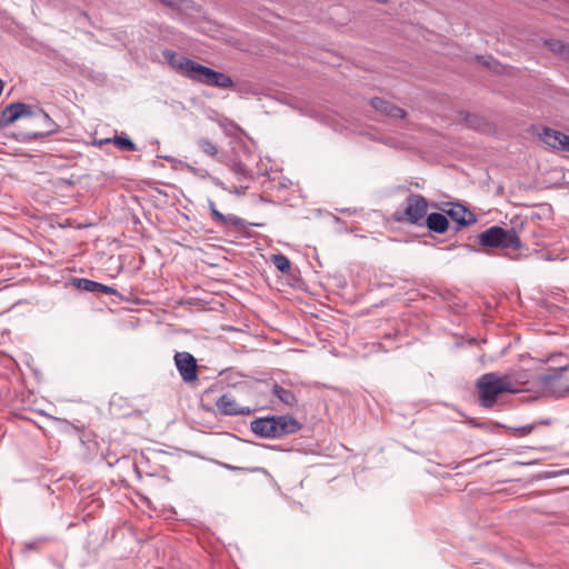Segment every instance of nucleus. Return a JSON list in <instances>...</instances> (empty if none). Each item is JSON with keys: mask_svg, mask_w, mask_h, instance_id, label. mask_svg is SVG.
Returning <instances> with one entry per match:
<instances>
[{"mask_svg": "<svg viewBox=\"0 0 569 569\" xmlns=\"http://www.w3.org/2000/svg\"><path fill=\"white\" fill-rule=\"evenodd\" d=\"M32 114L31 107L21 102L11 103L0 116V126L7 127L21 117H30Z\"/></svg>", "mask_w": 569, "mask_h": 569, "instance_id": "9d476101", "label": "nucleus"}, {"mask_svg": "<svg viewBox=\"0 0 569 569\" xmlns=\"http://www.w3.org/2000/svg\"><path fill=\"white\" fill-rule=\"evenodd\" d=\"M198 147L207 156L216 157L218 154V147L207 138H200Z\"/></svg>", "mask_w": 569, "mask_h": 569, "instance_id": "6ab92c4d", "label": "nucleus"}, {"mask_svg": "<svg viewBox=\"0 0 569 569\" xmlns=\"http://www.w3.org/2000/svg\"><path fill=\"white\" fill-rule=\"evenodd\" d=\"M209 209H210V213H211V217L213 218V220L220 224L221 220H224V214L221 213L217 208H216V204L213 201H210L209 202Z\"/></svg>", "mask_w": 569, "mask_h": 569, "instance_id": "5701e85b", "label": "nucleus"}, {"mask_svg": "<svg viewBox=\"0 0 569 569\" xmlns=\"http://www.w3.org/2000/svg\"><path fill=\"white\" fill-rule=\"evenodd\" d=\"M301 425L298 420L287 416V433L296 432L300 429Z\"/></svg>", "mask_w": 569, "mask_h": 569, "instance_id": "b1692460", "label": "nucleus"}, {"mask_svg": "<svg viewBox=\"0 0 569 569\" xmlns=\"http://www.w3.org/2000/svg\"><path fill=\"white\" fill-rule=\"evenodd\" d=\"M218 410L226 416L250 415L253 410L249 407H242L236 399L229 395H222L216 402Z\"/></svg>", "mask_w": 569, "mask_h": 569, "instance_id": "1a4fd4ad", "label": "nucleus"}, {"mask_svg": "<svg viewBox=\"0 0 569 569\" xmlns=\"http://www.w3.org/2000/svg\"><path fill=\"white\" fill-rule=\"evenodd\" d=\"M289 398H291L292 400H295V397H293V396H289V393L287 392V400H286L287 406L292 405V403L290 402V399H289Z\"/></svg>", "mask_w": 569, "mask_h": 569, "instance_id": "c85d7f7f", "label": "nucleus"}, {"mask_svg": "<svg viewBox=\"0 0 569 569\" xmlns=\"http://www.w3.org/2000/svg\"><path fill=\"white\" fill-rule=\"evenodd\" d=\"M566 391H569V382L566 385Z\"/></svg>", "mask_w": 569, "mask_h": 569, "instance_id": "7c9ffc66", "label": "nucleus"}, {"mask_svg": "<svg viewBox=\"0 0 569 569\" xmlns=\"http://www.w3.org/2000/svg\"><path fill=\"white\" fill-rule=\"evenodd\" d=\"M208 79V87H216L221 89H230L234 87V82L228 74L211 69Z\"/></svg>", "mask_w": 569, "mask_h": 569, "instance_id": "4468645a", "label": "nucleus"}, {"mask_svg": "<svg viewBox=\"0 0 569 569\" xmlns=\"http://www.w3.org/2000/svg\"><path fill=\"white\" fill-rule=\"evenodd\" d=\"M250 429L261 438H277L284 433V416L254 419Z\"/></svg>", "mask_w": 569, "mask_h": 569, "instance_id": "39448f33", "label": "nucleus"}, {"mask_svg": "<svg viewBox=\"0 0 569 569\" xmlns=\"http://www.w3.org/2000/svg\"><path fill=\"white\" fill-rule=\"evenodd\" d=\"M174 362L184 382H192L197 380V361L191 353L177 352L174 356Z\"/></svg>", "mask_w": 569, "mask_h": 569, "instance_id": "423d86ee", "label": "nucleus"}, {"mask_svg": "<svg viewBox=\"0 0 569 569\" xmlns=\"http://www.w3.org/2000/svg\"><path fill=\"white\" fill-rule=\"evenodd\" d=\"M164 6L171 7V8H179L183 6L189 0H159Z\"/></svg>", "mask_w": 569, "mask_h": 569, "instance_id": "bb28decb", "label": "nucleus"}, {"mask_svg": "<svg viewBox=\"0 0 569 569\" xmlns=\"http://www.w3.org/2000/svg\"><path fill=\"white\" fill-rule=\"evenodd\" d=\"M77 287L88 292H101L106 295H114L117 292L114 288L84 278L77 280Z\"/></svg>", "mask_w": 569, "mask_h": 569, "instance_id": "ddd939ff", "label": "nucleus"}, {"mask_svg": "<svg viewBox=\"0 0 569 569\" xmlns=\"http://www.w3.org/2000/svg\"><path fill=\"white\" fill-rule=\"evenodd\" d=\"M550 50L557 51L561 54H569V46H566L559 41L548 42Z\"/></svg>", "mask_w": 569, "mask_h": 569, "instance_id": "4be33fe9", "label": "nucleus"}, {"mask_svg": "<svg viewBox=\"0 0 569 569\" xmlns=\"http://www.w3.org/2000/svg\"><path fill=\"white\" fill-rule=\"evenodd\" d=\"M220 226L221 227L233 226L238 229H241L246 226V222H244V220H242L241 218H239L234 214H227V216L224 214V220H221Z\"/></svg>", "mask_w": 569, "mask_h": 569, "instance_id": "412c9836", "label": "nucleus"}, {"mask_svg": "<svg viewBox=\"0 0 569 569\" xmlns=\"http://www.w3.org/2000/svg\"><path fill=\"white\" fill-rule=\"evenodd\" d=\"M375 1L378 2V3H381V4H385V3L388 2V0H375Z\"/></svg>", "mask_w": 569, "mask_h": 569, "instance_id": "c756f323", "label": "nucleus"}, {"mask_svg": "<svg viewBox=\"0 0 569 569\" xmlns=\"http://www.w3.org/2000/svg\"><path fill=\"white\" fill-rule=\"evenodd\" d=\"M539 138L553 150L569 152V136L558 130L545 127L539 132Z\"/></svg>", "mask_w": 569, "mask_h": 569, "instance_id": "6e6552de", "label": "nucleus"}, {"mask_svg": "<svg viewBox=\"0 0 569 569\" xmlns=\"http://www.w3.org/2000/svg\"><path fill=\"white\" fill-rule=\"evenodd\" d=\"M479 243L482 247L499 249H521L522 242L515 228L503 229L492 226L479 234Z\"/></svg>", "mask_w": 569, "mask_h": 569, "instance_id": "7ed1b4c3", "label": "nucleus"}, {"mask_svg": "<svg viewBox=\"0 0 569 569\" xmlns=\"http://www.w3.org/2000/svg\"><path fill=\"white\" fill-rule=\"evenodd\" d=\"M163 57L167 59L170 67L181 76L207 86L211 68L202 66L184 56L178 54L172 50H164Z\"/></svg>", "mask_w": 569, "mask_h": 569, "instance_id": "f03ea898", "label": "nucleus"}, {"mask_svg": "<svg viewBox=\"0 0 569 569\" xmlns=\"http://www.w3.org/2000/svg\"><path fill=\"white\" fill-rule=\"evenodd\" d=\"M426 224L429 230L437 233L446 232L449 227L447 217L438 212L430 213L426 219Z\"/></svg>", "mask_w": 569, "mask_h": 569, "instance_id": "2eb2a0df", "label": "nucleus"}, {"mask_svg": "<svg viewBox=\"0 0 569 569\" xmlns=\"http://www.w3.org/2000/svg\"><path fill=\"white\" fill-rule=\"evenodd\" d=\"M119 149H122V150H128V151H134L137 148H136V144L133 143V141L127 137H114L112 140H111Z\"/></svg>", "mask_w": 569, "mask_h": 569, "instance_id": "aec40b11", "label": "nucleus"}, {"mask_svg": "<svg viewBox=\"0 0 569 569\" xmlns=\"http://www.w3.org/2000/svg\"><path fill=\"white\" fill-rule=\"evenodd\" d=\"M446 212L450 218H452L455 221L462 226L472 223L476 220L471 211H469L466 207L458 203L452 204L451 208Z\"/></svg>", "mask_w": 569, "mask_h": 569, "instance_id": "f8f14e48", "label": "nucleus"}, {"mask_svg": "<svg viewBox=\"0 0 569 569\" xmlns=\"http://www.w3.org/2000/svg\"><path fill=\"white\" fill-rule=\"evenodd\" d=\"M568 369H569V366L552 369L550 373L545 375L542 377V382L546 385H552V383L560 382V380L562 379L563 372Z\"/></svg>", "mask_w": 569, "mask_h": 569, "instance_id": "a211bd4d", "label": "nucleus"}, {"mask_svg": "<svg viewBox=\"0 0 569 569\" xmlns=\"http://www.w3.org/2000/svg\"><path fill=\"white\" fill-rule=\"evenodd\" d=\"M476 386L478 389L480 403L486 408L493 407L500 395L507 392L513 393L518 391L510 376L498 375L496 372L482 375L477 380Z\"/></svg>", "mask_w": 569, "mask_h": 569, "instance_id": "f257e3e1", "label": "nucleus"}, {"mask_svg": "<svg viewBox=\"0 0 569 569\" xmlns=\"http://www.w3.org/2000/svg\"><path fill=\"white\" fill-rule=\"evenodd\" d=\"M272 260H273L276 267L278 268V270H280L281 272H284V256L273 254Z\"/></svg>", "mask_w": 569, "mask_h": 569, "instance_id": "a878e982", "label": "nucleus"}, {"mask_svg": "<svg viewBox=\"0 0 569 569\" xmlns=\"http://www.w3.org/2000/svg\"><path fill=\"white\" fill-rule=\"evenodd\" d=\"M30 117L32 118L33 126L38 128V130L28 133L29 139H38L49 136L51 133H54L58 129L56 122L43 110H39L36 113L32 112Z\"/></svg>", "mask_w": 569, "mask_h": 569, "instance_id": "0eeeda50", "label": "nucleus"}, {"mask_svg": "<svg viewBox=\"0 0 569 569\" xmlns=\"http://www.w3.org/2000/svg\"><path fill=\"white\" fill-rule=\"evenodd\" d=\"M428 202L421 194H410L406 200V208L402 212H396L395 219L411 224H419L426 217Z\"/></svg>", "mask_w": 569, "mask_h": 569, "instance_id": "20e7f679", "label": "nucleus"}, {"mask_svg": "<svg viewBox=\"0 0 569 569\" xmlns=\"http://www.w3.org/2000/svg\"><path fill=\"white\" fill-rule=\"evenodd\" d=\"M371 106L381 114H385L390 118L402 119L406 116V111L403 109L380 98H373L371 100Z\"/></svg>", "mask_w": 569, "mask_h": 569, "instance_id": "9b49d317", "label": "nucleus"}, {"mask_svg": "<svg viewBox=\"0 0 569 569\" xmlns=\"http://www.w3.org/2000/svg\"><path fill=\"white\" fill-rule=\"evenodd\" d=\"M466 122L468 123V126H470L472 128H476V129L480 128V119H478L477 116H468L466 118Z\"/></svg>", "mask_w": 569, "mask_h": 569, "instance_id": "cd10ccee", "label": "nucleus"}, {"mask_svg": "<svg viewBox=\"0 0 569 569\" xmlns=\"http://www.w3.org/2000/svg\"><path fill=\"white\" fill-rule=\"evenodd\" d=\"M230 170L236 176L239 183L244 184V182L250 181L253 178L252 171L242 162H233Z\"/></svg>", "mask_w": 569, "mask_h": 569, "instance_id": "dca6fc26", "label": "nucleus"}, {"mask_svg": "<svg viewBox=\"0 0 569 569\" xmlns=\"http://www.w3.org/2000/svg\"><path fill=\"white\" fill-rule=\"evenodd\" d=\"M213 183L216 187H218L229 193L237 194V196H244L247 189L249 188L248 184H243V183H240L239 186L229 187L220 179H214Z\"/></svg>", "mask_w": 569, "mask_h": 569, "instance_id": "f3484780", "label": "nucleus"}, {"mask_svg": "<svg viewBox=\"0 0 569 569\" xmlns=\"http://www.w3.org/2000/svg\"><path fill=\"white\" fill-rule=\"evenodd\" d=\"M47 541H48V539L44 538V537L38 538V539L33 540V541L27 542L26 543V549H28V550H36V549L39 548V546L46 543Z\"/></svg>", "mask_w": 569, "mask_h": 569, "instance_id": "393cba45", "label": "nucleus"}]
</instances>
